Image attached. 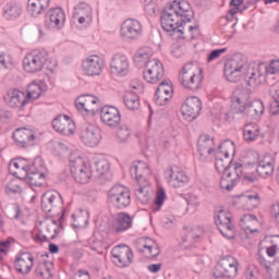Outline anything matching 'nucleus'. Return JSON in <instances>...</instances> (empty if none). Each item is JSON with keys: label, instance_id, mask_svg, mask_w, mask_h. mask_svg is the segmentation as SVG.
I'll list each match as a JSON object with an SVG mask.
<instances>
[{"label": "nucleus", "instance_id": "obj_1", "mask_svg": "<svg viewBox=\"0 0 279 279\" xmlns=\"http://www.w3.org/2000/svg\"><path fill=\"white\" fill-rule=\"evenodd\" d=\"M202 73V69H199L195 62L191 61L186 63L179 73L181 86L186 88V90H192L193 93H195V90H199L202 88V80H204Z\"/></svg>", "mask_w": 279, "mask_h": 279}, {"label": "nucleus", "instance_id": "obj_2", "mask_svg": "<svg viewBox=\"0 0 279 279\" xmlns=\"http://www.w3.org/2000/svg\"><path fill=\"white\" fill-rule=\"evenodd\" d=\"M69 162L74 180L78 182V184H88L93 178V173H95L90 166V161L82 158L76 153H72L70 154Z\"/></svg>", "mask_w": 279, "mask_h": 279}, {"label": "nucleus", "instance_id": "obj_3", "mask_svg": "<svg viewBox=\"0 0 279 279\" xmlns=\"http://www.w3.org/2000/svg\"><path fill=\"white\" fill-rule=\"evenodd\" d=\"M245 66H247V58L242 53H236L232 56L225 63V77L228 82L236 83L241 77H243V73H245Z\"/></svg>", "mask_w": 279, "mask_h": 279}, {"label": "nucleus", "instance_id": "obj_4", "mask_svg": "<svg viewBox=\"0 0 279 279\" xmlns=\"http://www.w3.org/2000/svg\"><path fill=\"white\" fill-rule=\"evenodd\" d=\"M236 276H239V260L232 255L222 257L216 266L214 277L234 279Z\"/></svg>", "mask_w": 279, "mask_h": 279}, {"label": "nucleus", "instance_id": "obj_5", "mask_svg": "<svg viewBox=\"0 0 279 279\" xmlns=\"http://www.w3.org/2000/svg\"><path fill=\"white\" fill-rule=\"evenodd\" d=\"M49 62V52L46 50H35L26 54L23 59V66L26 73H38Z\"/></svg>", "mask_w": 279, "mask_h": 279}, {"label": "nucleus", "instance_id": "obj_6", "mask_svg": "<svg viewBox=\"0 0 279 279\" xmlns=\"http://www.w3.org/2000/svg\"><path fill=\"white\" fill-rule=\"evenodd\" d=\"M108 202L114 208L123 210L132 203L130 190L123 185H114L108 192Z\"/></svg>", "mask_w": 279, "mask_h": 279}, {"label": "nucleus", "instance_id": "obj_7", "mask_svg": "<svg viewBox=\"0 0 279 279\" xmlns=\"http://www.w3.org/2000/svg\"><path fill=\"white\" fill-rule=\"evenodd\" d=\"M47 166H45V160L40 157H36L23 178H27L31 186H43V184H45Z\"/></svg>", "mask_w": 279, "mask_h": 279}, {"label": "nucleus", "instance_id": "obj_8", "mask_svg": "<svg viewBox=\"0 0 279 279\" xmlns=\"http://www.w3.org/2000/svg\"><path fill=\"white\" fill-rule=\"evenodd\" d=\"M161 27L165 32H173L174 34H184L182 29V25L184 22L182 20L175 17V13H173V9L169 5L166 7L161 12Z\"/></svg>", "mask_w": 279, "mask_h": 279}, {"label": "nucleus", "instance_id": "obj_9", "mask_svg": "<svg viewBox=\"0 0 279 279\" xmlns=\"http://www.w3.org/2000/svg\"><path fill=\"white\" fill-rule=\"evenodd\" d=\"M265 113V104L263 100H254L244 105L240 111L234 114H240L243 121H255Z\"/></svg>", "mask_w": 279, "mask_h": 279}, {"label": "nucleus", "instance_id": "obj_10", "mask_svg": "<svg viewBox=\"0 0 279 279\" xmlns=\"http://www.w3.org/2000/svg\"><path fill=\"white\" fill-rule=\"evenodd\" d=\"M163 77L165 66L162 62L157 59L149 60L144 70V80L147 81L148 84H158Z\"/></svg>", "mask_w": 279, "mask_h": 279}, {"label": "nucleus", "instance_id": "obj_11", "mask_svg": "<svg viewBox=\"0 0 279 279\" xmlns=\"http://www.w3.org/2000/svg\"><path fill=\"white\" fill-rule=\"evenodd\" d=\"M111 256L118 267H130L134 262V253L126 244H119L111 251Z\"/></svg>", "mask_w": 279, "mask_h": 279}, {"label": "nucleus", "instance_id": "obj_12", "mask_svg": "<svg viewBox=\"0 0 279 279\" xmlns=\"http://www.w3.org/2000/svg\"><path fill=\"white\" fill-rule=\"evenodd\" d=\"M12 138L17 147L27 149V147H34L36 135L32 129L20 128L13 132Z\"/></svg>", "mask_w": 279, "mask_h": 279}, {"label": "nucleus", "instance_id": "obj_13", "mask_svg": "<svg viewBox=\"0 0 279 279\" xmlns=\"http://www.w3.org/2000/svg\"><path fill=\"white\" fill-rule=\"evenodd\" d=\"M64 201L59 192L50 190L41 195V209L44 213H51L57 208H62Z\"/></svg>", "mask_w": 279, "mask_h": 279}, {"label": "nucleus", "instance_id": "obj_14", "mask_svg": "<svg viewBox=\"0 0 279 279\" xmlns=\"http://www.w3.org/2000/svg\"><path fill=\"white\" fill-rule=\"evenodd\" d=\"M3 99L9 108H16L17 110H24L25 106L29 104L27 101V95L16 88L9 89Z\"/></svg>", "mask_w": 279, "mask_h": 279}, {"label": "nucleus", "instance_id": "obj_15", "mask_svg": "<svg viewBox=\"0 0 279 279\" xmlns=\"http://www.w3.org/2000/svg\"><path fill=\"white\" fill-rule=\"evenodd\" d=\"M81 141L87 147H97L101 143V130L93 124L84 126L81 131Z\"/></svg>", "mask_w": 279, "mask_h": 279}, {"label": "nucleus", "instance_id": "obj_16", "mask_svg": "<svg viewBox=\"0 0 279 279\" xmlns=\"http://www.w3.org/2000/svg\"><path fill=\"white\" fill-rule=\"evenodd\" d=\"M66 21L64 11L60 8L50 9L46 14L45 25L48 29H62Z\"/></svg>", "mask_w": 279, "mask_h": 279}, {"label": "nucleus", "instance_id": "obj_17", "mask_svg": "<svg viewBox=\"0 0 279 279\" xmlns=\"http://www.w3.org/2000/svg\"><path fill=\"white\" fill-rule=\"evenodd\" d=\"M135 247L140 254H145L146 258H157L160 256V246L149 238H142L135 242Z\"/></svg>", "mask_w": 279, "mask_h": 279}, {"label": "nucleus", "instance_id": "obj_18", "mask_svg": "<svg viewBox=\"0 0 279 279\" xmlns=\"http://www.w3.org/2000/svg\"><path fill=\"white\" fill-rule=\"evenodd\" d=\"M252 95V89L247 87H238L233 92V96L231 98V109L233 114L238 111H241V108L247 106L250 104V97Z\"/></svg>", "mask_w": 279, "mask_h": 279}, {"label": "nucleus", "instance_id": "obj_19", "mask_svg": "<svg viewBox=\"0 0 279 279\" xmlns=\"http://www.w3.org/2000/svg\"><path fill=\"white\" fill-rule=\"evenodd\" d=\"M110 72L112 75L125 77L130 73V60L125 54L116 53L110 61Z\"/></svg>", "mask_w": 279, "mask_h": 279}, {"label": "nucleus", "instance_id": "obj_20", "mask_svg": "<svg viewBox=\"0 0 279 279\" xmlns=\"http://www.w3.org/2000/svg\"><path fill=\"white\" fill-rule=\"evenodd\" d=\"M52 128L59 134L71 136L75 134V122L69 116H58L52 120Z\"/></svg>", "mask_w": 279, "mask_h": 279}, {"label": "nucleus", "instance_id": "obj_21", "mask_svg": "<svg viewBox=\"0 0 279 279\" xmlns=\"http://www.w3.org/2000/svg\"><path fill=\"white\" fill-rule=\"evenodd\" d=\"M173 14H175V19H180L182 23H191V19H193V12L191 11V4L184 0L173 1L168 4Z\"/></svg>", "mask_w": 279, "mask_h": 279}, {"label": "nucleus", "instance_id": "obj_22", "mask_svg": "<svg viewBox=\"0 0 279 279\" xmlns=\"http://www.w3.org/2000/svg\"><path fill=\"white\" fill-rule=\"evenodd\" d=\"M100 119L108 128H117L121 123V112L113 106H105L100 110Z\"/></svg>", "mask_w": 279, "mask_h": 279}, {"label": "nucleus", "instance_id": "obj_23", "mask_svg": "<svg viewBox=\"0 0 279 279\" xmlns=\"http://www.w3.org/2000/svg\"><path fill=\"white\" fill-rule=\"evenodd\" d=\"M181 112L187 119H197L202 112V100L197 96L189 97L182 105Z\"/></svg>", "mask_w": 279, "mask_h": 279}, {"label": "nucleus", "instance_id": "obj_24", "mask_svg": "<svg viewBox=\"0 0 279 279\" xmlns=\"http://www.w3.org/2000/svg\"><path fill=\"white\" fill-rule=\"evenodd\" d=\"M99 98L93 95H83L75 100V106L78 112H85V114H95Z\"/></svg>", "mask_w": 279, "mask_h": 279}, {"label": "nucleus", "instance_id": "obj_25", "mask_svg": "<svg viewBox=\"0 0 279 279\" xmlns=\"http://www.w3.org/2000/svg\"><path fill=\"white\" fill-rule=\"evenodd\" d=\"M83 71L90 77L101 75V72L104 71V59H101L99 56H89L83 62Z\"/></svg>", "mask_w": 279, "mask_h": 279}, {"label": "nucleus", "instance_id": "obj_26", "mask_svg": "<svg viewBox=\"0 0 279 279\" xmlns=\"http://www.w3.org/2000/svg\"><path fill=\"white\" fill-rule=\"evenodd\" d=\"M142 32L143 27L141 26V22H138L137 20L128 19L122 23L121 36H123V38H138Z\"/></svg>", "mask_w": 279, "mask_h": 279}, {"label": "nucleus", "instance_id": "obj_27", "mask_svg": "<svg viewBox=\"0 0 279 279\" xmlns=\"http://www.w3.org/2000/svg\"><path fill=\"white\" fill-rule=\"evenodd\" d=\"M166 175L169 178L168 182L173 189H180L184 186V184H189V175L178 167L170 168L166 171Z\"/></svg>", "mask_w": 279, "mask_h": 279}, {"label": "nucleus", "instance_id": "obj_28", "mask_svg": "<svg viewBox=\"0 0 279 279\" xmlns=\"http://www.w3.org/2000/svg\"><path fill=\"white\" fill-rule=\"evenodd\" d=\"M274 157L271 155H264L257 160L256 172L260 178H271L274 175Z\"/></svg>", "mask_w": 279, "mask_h": 279}, {"label": "nucleus", "instance_id": "obj_29", "mask_svg": "<svg viewBox=\"0 0 279 279\" xmlns=\"http://www.w3.org/2000/svg\"><path fill=\"white\" fill-rule=\"evenodd\" d=\"M247 86H260L267 82V69L259 63L248 72Z\"/></svg>", "mask_w": 279, "mask_h": 279}, {"label": "nucleus", "instance_id": "obj_30", "mask_svg": "<svg viewBox=\"0 0 279 279\" xmlns=\"http://www.w3.org/2000/svg\"><path fill=\"white\" fill-rule=\"evenodd\" d=\"M34 267V255L29 252H24L14 262V268L17 274H29Z\"/></svg>", "mask_w": 279, "mask_h": 279}, {"label": "nucleus", "instance_id": "obj_31", "mask_svg": "<svg viewBox=\"0 0 279 279\" xmlns=\"http://www.w3.org/2000/svg\"><path fill=\"white\" fill-rule=\"evenodd\" d=\"M74 19H78V23H90L93 21V9L86 2H81L77 7H74Z\"/></svg>", "mask_w": 279, "mask_h": 279}, {"label": "nucleus", "instance_id": "obj_32", "mask_svg": "<svg viewBox=\"0 0 279 279\" xmlns=\"http://www.w3.org/2000/svg\"><path fill=\"white\" fill-rule=\"evenodd\" d=\"M215 151V140L210 135H201L198 138V154L201 158H208Z\"/></svg>", "mask_w": 279, "mask_h": 279}, {"label": "nucleus", "instance_id": "obj_33", "mask_svg": "<svg viewBox=\"0 0 279 279\" xmlns=\"http://www.w3.org/2000/svg\"><path fill=\"white\" fill-rule=\"evenodd\" d=\"M51 0H28L27 11L34 16H40L49 8Z\"/></svg>", "mask_w": 279, "mask_h": 279}, {"label": "nucleus", "instance_id": "obj_34", "mask_svg": "<svg viewBox=\"0 0 279 279\" xmlns=\"http://www.w3.org/2000/svg\"><path fill=\"white\" fill-rule=\"evenodd\" d=\"M130 173L132 178H135L137 182H141L143 175H149L151 170H149V166H147L145 162L137 161L132 165Z\"/></svg>", "mask_w": 279, "mask_h": 279}, {"label": "nucleus", "instance_id": "obj_35", "mask_svg": "<svg viewBox=\"0 0 279 279\" xmlns=\"http://www.w3.org/2000/svg\"><path fill=\"white\" fill-rule=\"evenodd\" d=\"M132 228V217L128 213L117 215L114 230L116 232H125Z\"/></svg>", "mask_w": 279, "mask_h": 279}, {"label": "nucleus", "instance_id": "obj_36", "mask_svg": "<svg viewBox=\"0 0 279 279\" xmlns=\"http://www.w3.org/2000/svg\"><path fill=\"white\" fill-rule=\"evenodd\" d=\"M124 106L132 112L141 108V97L134 92H126L123 97Z\"/></svg>", "mask_w": 279, "mask_h": 279}, {"label": "nucleus", "instance_id": "obj_37", "mask_svg": "<svg viewBox=\"0 0 279 279\" xmlns=\"http://www.w3.org/2000/svg\"><path fill=\"white\" fill-rule=\"evenodd\" d=\"M260 136V126L255 123H248L244 126L243 138L246 143H254Z\"/></svg>", "mask_w": 279, "mask_h": 279}, {"label": "nucleus", "instance_id": "obj_38", "mask_svg": "<svg viewBox=\"0 0 279 279\" xmlns=\"http://www.w3.org/2000/svg\"><path fill=\"white\" fill-rule=\"evenodd\" d=\"M151 58V49L149 48H141L136 54L134 56V62L137 66H147V62H149Z\"/></svg>", "mask_w": 279, "mask_h": 279}, {"label": "nucleus", "instance_id": "obj_39", "mask_svg": "<svg viewBox=\"0 0 279 279\" xmlns=\"http://www.w3.org/2000/svg\"><path fill=\"white\" fill-rule=\"evenodd\" d=\"M236 186V179L232 175V170H227L222 172L220 180V187L225 191H232Z\"/></svg>", "mask_w": 279, "mask_h": 279}, {"label": "nucleus", "instance_id": "obj_40", "mask_svg": "<svg viewBox=\"0 0 279 279\" xmlns=\"http://www.w3.org/2000/svg\"><path fill=\"white\" fill-rule=\"evenodd\" d=\"M234 151H236L234 142H232V140H226L219 144L217 154H220L223 158H230V154L234 156Z\"/></svg>", "mask_w": 279, "mask_h": 279}, {"label": "nucleus", "instance_id": "obj_41", "mask_svg": "<svg viewBox=\"0 0 279 279\" xmlns=\"http://www.w3.org/2000/svg\"><path fill=\"white\" fill-rule=\"evenodd\" d=\"M86 247H89V250L96 254H104V250H108V244H106L104 240L92 236L87 240Z\"/></svg>", "mask_w": 279, "mask_h": 279}, {"label": "nucleus", "instance_id": "obj_42", "mask_svg": "<svg viewBox=\"0 0 279 279\" xmlns=\"http://www.w3.org/2000/svg\"><path fill=\"white\" fill-rule=\"evenodd\" d=\"M22 9L19 4L14 2L7 3L3 8V16L4 19H19L21 16Z\"/></svg>", "mask_w": 279, "mask_h": 279}, {"label": "nucleus", "instance_id": "obj_43", "mask_svg": "<svg viewBox=\"0 0 279 279\" xmlns=\"http://www.w3.org/2000/svg\"><path fill=\"white\" fill-rule=\"evenodd\" d=\"M220 234L225 236V239H234V225H232V220L226 221V222H220L216 225Z\"/></svg>", "mask_w": 279, "mask_h": 279}, {"label": "nucleus", "instance_id": "obj_44", "mask_svg": "<svg viewBox=\"0 0 279 279\" xmlns=\"http://www.w3.org/2000/svg\"><path fill=\"white\" fill-rule=\"evenodd\" d=\"M216 170L218 173H226V171H230L232 167V161L230 158H225L221 154H216V162H215Z\"/></svg>", "mask_w": 279, "mask_h": 279}, {"label": "nucleus", "instance_id": "obj_45", "mask_svg": "<svg viewBox=\"0 0 279 279\" xmlns=\"http://www.w3.org/2000/svg\"><path fill=\"white\" fill-rule=\"evenodd\" d=\"M40 95H43V87H40V85H38L37 83H31L27 87V101L29 102L31 99L33 101H36V99H38Z\"/></svg>", "mask_w": 279, "mask_h": 279}, {"label": "nucleus", "instance_id": "obj_46", "mask_svg": "<svg viewBox=\"0 0 279 279\" xmlns=\"http://www.w3.org/2000/svg\"><path fill=\"white\" fill-rule=\"evenodd\" d=\"M96 175H106L110 171V163L106 159H100L95 162Z\"/></svg>", "mask_w": 279, "mask_h": 279}, {"label": "nucleus", "instance_id": "obj_47", "mask_svg": "<svg viewBox=\"0 0 279 279\" xmlns=\"http://www.w3.org/2000/svg\"><path fill=\"white\" fill-rule=\"evenodd\" d=\"M254 223H258V218L256 215L246 214L240 219V226L244 230H250L251 226Z\"/></svg>", "mask_w": 279, "mask_h": 279}, {"label": "nucleus", "instance_id": "obj_48", "mask_svg": "<svg viewBox=\"0 0 279 279\" xmlns=\"http://www.w3.org/2000/svg\"><path fill=\"white\" fill-rule=\"evenodd\" d=\"M145 186L140 185V187L135 191V197L141 202V204L147 205L151 199V196L147 191H145Z\"/></svg>", "mask_w": 279, "mask_h": 279}, {"label": "nucleus", "instance_id": "obj_49", "mask_svg": "<svg viewBox=\"0 0 279 279\" xmlns=\"http://www.w3.org/2000/svg\"><path fill=\"white\" fill-rule=\"evenodd\" d=\"M46 231L51 240L56 239V236H58L60 232V227H58V220H50L49 222H47Z\"/></svg>", "mask_w": 279, "mask_h": 279}, {"label": "nucleus", "instance_id": "obj_50", "mask_svg": "<svg viewBox=\"0 0 279 279\" xmlns=\"http://www.w3.org/2000/svg\"><path fill=\"white\" fill-rule=\"evenodd\" d=\"M5 191H7L8 195H14L16 193H22L23 190L21 189V181H19L17 179L11 180L7 184Z\"/></svg>", "mask_w": 279, "mask_h": 279}, {"label": "nucleus", "instance_id": "obj_51", "mask_svg": "<svg viewBox=\"0 0 279 279\" xmlns=\"http://www.w3.org/2000/svg\"><path fill=\"white\" fill-rule=\"evenodd\" d=\"M167 199V193L163 189H160L155 197V207L154 210H160L162 205L165 204V201Z\"/></svg>", "mask_w": 279, "mask_h": 279}, {"label": "nucleus", "instance_id": "obj_52", "mask_svg": "<svg viewBox=\"0 0 279 279\" xmlns=\"http://www.w3.org/2000/svg\"><path fill=\"white\" fill-rule=\"evenodd\" d=\"M260 64L266 68V75H276L279 73V61H271L270 64L262 62Z\"/></svg>", "mask_w": 279, "mask_h": 279}, {"label": "nucleus", "instance_id": "obj_53", "mask_svg": "<svg viewBox=\"0 0 279 279\" xmlns=\"http://www.w3.org/2000/svg\"><path fill=\"white\" fill-rule=\"evenodd\" d=\"M130 128L128 125L121 126L117 132V138L120 143H125L130 138Z\"/></svg>", "mask_w": 279, "mask_h": 279}, {"label": "nucleus", "instance_id": "obj_54", "mask_svg": "<svg viewBox=\"0 0 279 279\" xmlns=\"http://www.w3.org/2000/svg\"><path fill=\"white\" fill-rule=\"evenodd\" d=\"M230 171H231V175L238 180L243 175V171H245V167H243V163H239V162L231 163Z\"/></svg>", "mask_w": 279, "mask_h": 279}, {"label": "nucleus", "instance_id": "obj_55", "mask_svg": "<svg viewBox=\"0 0 279 279\" xmlns=\"http://www.w3.org/2000/svg\"><path fill=\"white\" fill-rule=\"evenodd\" d=\"M130 87L132 88L131 93H135L136 95H142L145 90V86H143V82L138 78H134L130 83Z\"/></svg>", "mask_w": 279, "mask_h": 279}, {"label": "nucleus", "instance_id": "obj_56", "mask_svg": "<svg viewBox=\"0 0 279 279\" xmlns=\"http://www.w3.org/2000/svg\"><path fill=\"white\" fill-rule=\"evenodd\" d=\"M232 218H230V214L226 213V210L220 209L218 214L215 216V223H223L226 221H231Z\"/></svg>", "mask_w": 279, "mask_h": 279}, {"label": "nucleus", "instance_id": "obj_57", "mask_svg": "<svg viewBox=\"0 0 279 279\" xmlns=\"http://www.w3.org/2000/svg\"><path fill=\"white\" fill-rule=\"evenodd\" d=\"M158 0H145L144 1V10L148 14H156V8H157Z\"/></svg>", "mask_w": 279, "mask_h": 279}, {"label": "nucleus", "instance_id": "obj_58", "mask_svg": "<svg viewBox=\"0 0 279 279\" xmlns=\"http://www.w3.org/2000/svg\"><path fill=\"white\" fill-rule=\"evenodd\" d=\"M227 51H228V48L213 50L207 56V62H214V60H218V58H221L222 53H226Z\"/></svg>", "mask_w": 279, "mask_h": 279}, {"label": "nucleus", "instance_id": "obj_59", "mask_svg": "<svg viewBox=\"0 0 279 279\" xmlns=\"http://www.w3.org/2000/svg\"><path fill=\"white\" fill-rule=\"evenodd\" d=\"M29 167L31 166L23 165V161H13L10 165V169H17V171H20V172L23 171L24 175L29 171Z\"/></svg>", "mask_w": 279, "mask_h": 279}, {"label": "nucleus", "instance_id": "obj_60", "mask_svg": "<svg viewBox=\"0 0 279 279\" xmlns=\"http://www.w3.org/2000/svg\"><path fill=\"white\" fill-rule=\"evenodd\" d=\"M45 271L49 274V270L47 269V262L39 263L38 266L35 268L36 276H39L40 278H45Z\"/></svg>", "mask_w": 279, "mask_h": 279}, {"label": "nucleus", "instance_id": "obj_61", "mask_svg": "<svg viewBox=\"0 0 279 279\" xmlns=\"http://www.w3.org/2000/svg\"><path fill=\"white\" fill-rule=\"evenodd\" d=\"M11 242L10 240H5L0 242V260H3V254H8L10 250Z\"/></svg>", "mask_w": 279, "mask_h": 279}, {"label": "nucleus", "instance_id": "obj_62", "mask_svg": "<svg viewBox=\"0 0 279 279\" xmlns=\"http://www.w3.org/2000/svg\"><path fill=\"white\" fill-rule=\"evenodd\" d=\"M156 104L157 106H167V101H169V99H171V97L166 96L163 94H158V92H156Z\"/></svg>", "mask_w": 279, "mask_h": 279}, {"label": "nucleus", "instance_id": "obj_63", "mask_svg": "<svg viewBox=\"0 0 279 279\" xmlns=\"http://www.w3.org/2000/svg\"><path fill=\"white\" fill-rule=\"evenodd\" d=\"M270 114H272L274 117L279 114V101L278 100L270 101Z\"/></svg>", "mask_w": 279, "mask_h": 279}, {"label": "nucleus", "instance_id": "obj_64", "mask_svg": "<svg viewBox=\"0 0 279 279\" xmlns=\"http://www.w3.org/2000/svg\"><path fill=\"white\" fill-rule=\"evenodd\" d=\"M272 101H279V88L272 87L269 92Z\"/></svg>", "mask_w": 279, "mask_h": 279}]
</instances>
